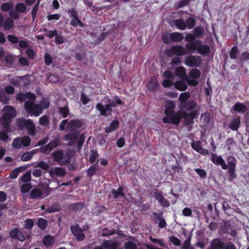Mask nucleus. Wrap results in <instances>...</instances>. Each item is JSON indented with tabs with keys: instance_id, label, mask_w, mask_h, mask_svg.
I'll list each match as a JSON object with an SVG mask.
<instances>
[{
	"instance_id": "11",
	"label": "nucleus",
	"mask_w": 249,
	"mask_h": 249,
	"mask_svg": "<svg viewBox=\"0 0 249 249\" xmlns=\"http://www.w3.org/2000/svg\"><path fill=\"white\" fill-rule=\"evenodd\" d=\"M201 58L199 56L190 55L186 57L184 60L185 64L188 66L198 67L201 63Z\"/></svg>"
},
{
	"instance_id": "7",
	"label": "nucleus",
	"mask_w": 249,
	"mask_h": 249,
	"mask_svg": "<svg viewBox=\"0 0 249 249\" xmlns=\"http://www.w3.org/2000/svg\"><path fill=\"white\" fill-rule=\"evenodd\" d=\"M53 156L54 161L61 165L68 164L71 161V158L69 155L63 153L62 151H57L53 153Z\"/></svg>"
},
{
	"instance_id": "22",
	"label": "nucleus",
	"mask_w": 249,
	"mask_h": 249,
	"mask_svg": "<svg viewBox=\"0 0 249 249\" xmlns=\"http://www.w3.org/2000/svg\"><path fill=\"white\" fill-rule=\"evenodd\" d=\"M192 148L197 151V152L199 153L200 154L203 155H208L209 152L208 150L203 149L201 146V144L198 142H194L192 143Z\"/></svg>"
},
{
	"instance_id": "44",
	"label": "nucleus",
	"mask_w": 249,
	"mask_h": 249,
	"mask_svg": "<svg viewBox=\"0 0 249 249\" xmlns=\"http://www.w3.org/2000/svg\"><path fill=\"white\" fill-rule=\"evenodd\" d=\"M31 172L28 171L26 172L21 178V183H27L30 182L31 180Z\"/></svg>"
},
{
	"instance_id": "25",
	"label": "nucleus",
	"mask_w": 249,
	"mask_h": 249,
	"mask_svg": "<svg viewBox=\"0 0 249 249\" xmlns=\"http://www.w3.org/2000/svg\"><path fill=\"white\" fill-rule=\"evenodd\" d=\"M240 124V118L235 117L231 121L229 127L232 130H237Z\"/></svg>"
},
{
	"instance_id": "41",
	"label": "nucleus",
	"mask_w": 249,
	"mask_h": 249,
	"mask_svg": "<svg viewBox=\"0 0 249 249\" xmlns=\"http://www.w3.org/2000/svg\"><path fill=\"white\" fill-rule=\"evenodd\" d=\"M14 22L11 18H8L6 19L3 22L4 29L6 30H10L13 26Z\"/></svg>"
},
{
	"instance_id": "28",
	"label": "nucleus",
	"mask_w": 249,
	"mask_h": 249,
	"mask_svg": "<svg viewBox=\"0 0 249 249\" xmlns=\"http://www.w3.org/2000/svg\"><path fill=\"white\" fill-rule=\"evenodd\" d=\"M104 248L107 249H116L118 247V244L114 241H105L103 243Z\"/></svg>"
},
{
	"instance_id": "21",
	"label": "nucleus",
	"mask_w": 249,
	"mask_h": 249,
	"mask_svg": "<svg viewBox=\"0 0 249 249\" xmlns=\"http://www.w3.org/2000/svg\"><path fill=\"white\" fill-rule=\"evenodd\" d=\"M82 126V123L80 121L76 120L70 122L67 126L68 131H74Z\"/></svg>"
},
{
	"instance_id": "29",
	"label": "nucleus",
	"mask_w": 249,
	"mask_h": 249,
	"mask_svg": "<svg viewBox=\"0 0 249 249\" xmlns=\"http://www.w3.org/2000/svg\"><path fill=\"white\" fill-rule=\"evenodd\" d=\"M159 87V85L156 78H153L147 84V87L150 90H155Z\"/></svg>"
},
{
	"instance_id": "16",
	"label": "nucleus",
	"mask_w": 249,
	"mask_h": 249,
	"mask_svg": "<svg viewBox=\"0 0 249 249\" xmlns=\"http://www.w3.org/2000/svg\"><path fill=\"white\" fill-rule=\"evenodd\" d=\"M211 160L214 164L220 165L223 169L226 170L228 168V166L225 160L221 156L212 154Z\"/></svg>"
},
{
	"instance_id": "40",
	"label": "nucleus",
	"mask_w": 249,
	"mask_h": 249,
	"mask_svg": "<svg viewBox=\"0 0 249 249\" xmlns=\"http://www.w3.org/2000/svg\"><path fill=\"white\" fill-rule=\"evenodd\" d=\"M174 86L178 89L183 91L186 89L187 88V85L183 81H178L175 83Z\"/></svg>"
},
{
	"instance_id": "39",
	"label": "nucleus",
	"mask_w": 249,
	"mask_h": 249,
	"mask_svg": "<svg viewBox=\"0 0 249 249\" xmlns=\"http://www.w3.org/2000/svg\"><path fill=\"white\" fill-rule=\"evenodd\" d=\"M119 124V122L118 121L115 120L113 121L110 125V126L107 127L106 128V132L107 133H109L114 130H115L117 127L118 126Z\"/></svg>"
},
{
	"instance_id": "3",
	"label": "nucleus",
	"mask_w": 249,
	"mask_h": 249,
	"mask_svg": "<svg viewBox=\"0 0 249 249\" xmlns=\"http://www.w3.org/2000/svg\"><path fill=\"white\" fill-rule=\"evenodd\" d=\"M104 106L101 103H98L96 106L97 110L100 111L101 115L105 116H108L111 114L112 112V107H116V105H121L122 103L121 99L115 97L113 99H107V102H105Z\"/></svg>"
},
{
	"instance_id": "43",
	"label": "nucleus",
	"mask_w": 249,
	"mask_h": 249,
	"mask_svg": "<svg viewBox=\"0 0 249 249\" xmlns=\"http://www.w3.org/2000/svg\"><path fill=\"white\" fill-rule=\"evenodd\" d=\"M235 160L231 157H229L228 159V169L230 171H232L233 168H235Z\"/></svg>"
},
{
	"instance_id": "58",
	"label": "nucleus",
	"mask_w": 249,
	"mask_h": 249,
	"mask_svg": "<svg viewBox=\"0 0 249 249\" xmlns=\"http://www.w3.org/2000/svg\"><path fill=\"white\" fill-rule=\"evenodd\" d=\"M8 98L6 96L5 93L2 91H0V101L5 104L8 103Z\"/></svg>"
},
{
	"instance_id": "23",
	"label": "nucleus",
	"mask_w": 249,
	"mask_h": 249,
	"mask_svg": "<svg viewBox=\"0 0 249 249\" xmlns=\"http://www.w3.org/2000/svg\"><path fill=\"white\" fill-rule=\"evenodd\" d=\"M197 52L201 55H206L209 53L210 48L209 46L205 45L199 44Z\"/></svg>"
},
{
	"instance_id": "31",
	"label": "nucleus",
	"mask_w": 249,
	"mask_h": 249,
	"mask_svg": "<svg viewBox=\"0 0 249 249\" xmlns=\"http://www.w3.org/2000/svg\"><path fill=\"white\" fill-rule=\"evenodd\" d=\"M175 73L177 76L180 77L181 78L183 79H186V70L182 67H179L176 69Z\"/></svg>"
},
{
	"instance_id": "50",
	"label": "nucleus",
	"mask_w": 249,
	"mask_h": 249,
	"mask_svg": "<svg viewBox=\"0 0 249 249\" xmlns=\"http://www.w3.org/2000/svg\"><path fill=\"white\" fill-rule=\"evenodd\" d=\"M37 224L41 229H45L47 225V221L43 218H39L37 221Z\"/></svg>"
},
{
	"instance_id": "14",
	"label": "nucleus",
	"mask_w": 249,
	"mask_h": 249,
	"mask_svg": "<svg viewBox=\"0 0 249 249\" xmlns=\"http://www.w3.org/2000/svg\"><path fill=\"white\" fill-rule=\"evenodd\" d=\"M165 79L163 80L162 85L164 87H169L172 85L174 75L170 71H166L163 73Z\"/></svg>"
},
{
	"instance_id": "51",
	"label": "nucleus",
	"mask_w": 249,
	"mask_h": 249,
	"mask_svg": "<svg viewBox=\"0 0 249 249\" xmlns=\"http://www.w3.org/2000/svg\"><path fill=\"white\" fill-rule=\"evenodd\" d=\"M26 7L24 4L19 3L16 6V10L18 12H24L25 11Z\"/></svg>"
},
{
	"instance_id": "37",
	"label": "nucleus",
	"mask_w": 249,
	"mask_h": 249,
	"mask_svg": "<svg viewBox=\"0 0 249 249\" xmlns=\"http://www.w3.org/2000/svg\"><path fill=\"white\" fill-rule=\"evenodd\" d=\"M54 243V238L53 237L47 235L44 237L43 243L46 246H50Z\"/></svg>"
},
{
	"instance_id": "48",
	"label": "nucleus",
	"mask_w": 249,
	"mask_h": 249,
	"mask_svg": "<svg viewBox=\"0 0 249 249\" xmlns=\"http://www.w3.org/2000/svg\"><path fill=\"white\" fill-rule=\"evenodd\" d=\"M49 167L48 163L42 160L38 162L36 165V167L40 168L45 171L48 170L49 169Z\"/></svg>"
},
{
	"instance_id": "18",
	"label": "nucleus",
	"mask_w": 249,
	"mask_h": 249,
	"mask_svg": "<svg viewBox=\"0 0 249 249\" xmlns=\"http://www.w3.org/2000/svg\"><path fill=\"white\" fill-rule=\"evenodd\" d=\"M154 197L162 206L167 207L169 206L168 201L162 196L161 192H156L154 193Z\"/></svg>"
},
{
	"instance_id": "2",
	"label": "nucleus",
	"mask_w": 249,
	"mask_h": 249,
	"mask_svg": "<svg viewBox=\"0 0 249 249\" xmlns=\"http://www.w3.org/2000/svg\"><path fill=\"white\" fill-rule=\"evenodd\" d=\"M175 107L176 105L173 101H167L165 102L164 110L165 116L162 118L164 123L178 124L180 122L181 117L188 116L187 112L184 111L179 110L174 113Z\"/></svg>"
},
{
	"instance_id": "19",
	"label": "nucleus",
	"mask_w": 249,
	"mask_h": 249,
	"mask_svg": "<svg viewBox=\"0 0 249 249\" xmlns=\"http://www.w3.org/2000/svg\"><path fill=\"white\" fill-rule=\"evenodd\" d=\"M201 44V41L197 40L193 42H191L185 45L188 52L190 53H193L196 50L197 51L199 44Z\"/></svg>"
},
{
	"instance_id": "56",
	"label": "nucleus",
	"mask_w": 249,
	"mask_h": 249,
	"mask_svg": "<svg viewBox=\"0 0 249 249\" xmlns=\"http://www.w3.org/2000/svg\"><path fill=\"white\" fill-rule=\"evenodd\" d=\"M71 24L73 26H76L77 25H79L81 27L83 26V23L80 20L78 19V18H72L71 20Z\"/></svg>"
},
{
	"instance_id": "33",
	"label": "nucleus",
	"mask_w": 249,
	"mask_h": 249,
	"mask_svg": "<svg viewBox=\"0 0 249 249\" xmlns=\"http://www.w3.org/2000/svg\"><path fill=\"white\" fill-rule=\"evenodd\" d=\"M187 113L188 114L187 117H181V118L185 119L186 124H190L192 122V119L193 118L196 117L198 115V114L197 111H195L190 114H188V113Z\"/></svg>"
},
{
	"instance_id": "62",
	"label": "nucleus",
	"mask_w": 249,
	"mask_h": 249,
	"mask_svg": "<svg viewBox=\"0 0 249 249\" xmlns=\"http://www.w3.org/2000/svg\"><path fill=\"white\" fill-rule=\"evenodd\" d=\"M182 249H194V248L190 246V240L189 239L186 240L182 246Z\"/></svg>"
},
{
	"instance_id": "53",
	"label": "nucleus",
	"mask_w": 249,
	"mask_h": 249,
	"mask_svg": "<svg viewBox=\"0 0 249 249\" xmlns=\"http://www.w3.org/2000/svg\"><path fill=\"white\" fill-rule=\"evenodd\" d=\"M204 31L201 27H196L194 30V34L196 37H200L203 34Z\"/></svg>"
},
{
	"instance_id": "54",
	"label": "nucleus",
	"mask_w": 249,
	"mask_h": 249,
	"mask_svg": "<svg viewBox=\"0 0 249 249\" xmlns=\"http://www.w3.org/2000/svg\"><path fill=\"white\" fill-rule=\"evenodd\" d=\"M32 188L30 183H24L21 185V192L23 193L28 192Z\"/></svg>"
},
{
	"instance_id": "27",
	"label": "nucleus",
	"mask_w": 249,
	"mask_h": 249,
	"mask_svg": "<svg viewBox=\"0 0 249 249\" xmlns=\"http://www.w3.org/2000/svg\"><path fill=\"white\" fill-rule=\"evenodd\" d=\"M170 40L175 42H180L183 39V35L180 33H173L169 35Z\"/></svg>"
},
{
	"instance_id": "60",
	"label": "nucleus",
	"mask_w": 249,
	"mask_h": 249,
	"mask_svg": "<svg viewBox=\"0 0 249 249\" xmlns=\"http://www.w3.org/2000/svg\"><path fill=\"white\" fill-rule=\"evenodd\" d=\"M238 53L237 48L236 47H232L230 53V57L232 59H234L236 57Z\"/></svg>"
},
{
	"instance_id": "5",
	"label": "nucleus",
	"mask_w": 249,
	"mask_h": 249,
	"mask_svg": "<svg viewBox=\"0 0 249 249\" xmlns=\"http://www.w3.org/2000/svg\"><path fill=\"white\" fill-rule=\"evenodd\" d=\"M18 125L19 127L22 128L26 127L28 131L29 135L34 136L36 134L35 125L33 122L30 120H26L25 119H20L18 120Z\"/></svg>"
},
{
	"instance_id": "42",
	"label": "nucleus",
	"mask_w": 249,
	"mask_h": 249,
	"mask_svg": "<svg viewBox=\"0 0 249 249\" xmlns=\"http://www.w3.org/2000/svg\"><path fill=\"white\" fill-rule=\"evenodd\" d=\"M23 169L22 168H18L13 170L10 173L9 177L11 178L15 179L17 178L19 173L22 172Z\"/></svg>"
},
{
	"instance_id": "57",
	"label": "nucleus",
	"mask_w": 249,
	"mask_h": 249,
	"mask_svg": "<svg viewBox=\"0 0 249 249\" xmlns=\"http://www.w3.org/2000/svg\"><path fill=\"white\" fill-rule=\"evenodd\" d=\"M98 157V153L96 151H92L90 154L89 161L91 163H94Z\"/></svg>"
},
{
	"instance_id": "1",
	"label": "nucleus",
	"mask_w": 249,
	"mask_h": 249,
	"mask_svg": "<svg viewBox=\"0 0 249 249\" xmlns=\"http://www.w3.org/2000/svg\"><path fill=\"white\" fill-rule=\"evenodd\" d=\"M17 99L21 102L26 101L25 108L27 112L36 116L41 113L42 109H45L49 106V101L45 99H43L39 104H34V101L36 99V96L30 92L18 93L17 96Z\"/></svg>"
},
{
	"instance_id": "64",
	"label": "nucleus",
	"mask_w": 249,
	"mask_h": 249,
	"mask_svg": "<svg viewBox=\"0 0 249 249\" xmlns=\"http://www.w3.org/2000/svg\"><path fill=\"white\" fill-rule=\"evenodd\" d=\"M7 39L8 41L14 44L17 43L18 42V37L12 35H8L7 36Z\"/></svg>"
},
{
	"instance_id": "52",
	"label": "nucleus",
	"mask_w": 249,
	"mask_h": 249,
	"mask_svg": "<svg viewBox=\"0 0 249 249\" xmlns=\"http://www.w3.org/2000/svg\"><path fill=\"white\" fill-rule=\"evenodd\" d=\"M59 112L63 118L66 117L69 114L70 112L67 107H65L59 108Z\"/></svg>"
},
{
	"instance_id": "61",
	"label": "nucleus",
	"mask_w": 249,
	"mask_h": 249,
	"mask_svg": "<svg viewBox=\"0 0 249 249\" xmlns=\"http://www.w3.org/2000/svg\"><path fill=\"white\" fill-rule=\"evenodd\" d=\"M125 249H136V244L131 241L127 242L125 244Z\"/></svg>"
},
{
	"instance_id": "15",
	"label": "nucleus",
	"mask_w": 249,
	"mask_h": 249,
	"mask_svg": "<svg viewBox=\"0 0 249 249\" xmlns=\"http://www.w3.org/2000/svg\"><path fill=\"white\" fill-rule=\"evenodd\" d=\"M59 145V142L57 140H54L50 142L47 145L42 146L40 151L43 153H49L52 149Z\"/></svg>"
},
{
	"instance_id": "35",
	"label": "nucleus",
	"mask_w": 249,
	"mask_h": 249,
	"mask_svg": "<svg viewBox=\"0 0 249 249\" xmlns=\"http://www.w3.org/2000/svg\"><path fill=\"white\" fill-rule=\"evenodd\" d=\"M111 193L113 197L115 198H118L120 196L124 197L125 196L124 194L123 193V188L122 187H119L117 191H115V190H112Z\"/></svg>"
},
{
	"instance_id": "46",
	"label": "nucleus",
	"mask_w": 249,
	"mask_h": 249,
	"mask_svg": "<svg viewBox=\"0 0 249 249\" xmlns=\"http://www.w3.org/2000/svg\"><path fill=\"white\" fill-rule=\"evenodd\" d=\"M97 163V162H96V163L95 165L91 166L88 170L87 174L89 176L91 177L95 174L96 171L97 170V168H98Z\"/></svg>"
},
{
	"instance_id": "4",
	"label": "nucleus",
	"mask_w": 249,
	"mask_h": 249,
	"mask_svg": "<svg viewBox=\"0 0 249 249\" xmlns=\"http://www.w3.org/2000/svg\"><path fill=\"white\" fill-rule=\"evenodd\" d=\"M3 111L4 114L0 119V122L1 124L7 129L11 119L16 115V111L12 107L6 106L3 107Z\"/></svg>"
},
{
	"instance_id": "6",
	"label": "nucleus",
	"mask_w": 249,
	"mask_h": 249,
	"mask_svg": "<svg viewBox=\"0 0 249 249\" xmlns=\"http://www.w3.org/2000/svg\"><path fill=\"white\" fill-rule=\"evenodd\" d=\"M211 249H236L232 243H225L219 239H215L211 243Z\"/></svg>"
},
{
	"instance_id": "34",
	"label": "nucleus",
	"mask_w": 249,
	"mask_h": 249,
	"mask_svg": "<svg viewBox=\"0 0 249 249\" xmlns=\"http://www.w3.org/2000/svg\"><path fill=\"white\" fill-rule=\"evenodd\" d=\"M196 103L194 101H189L186 103V107H180L181 109L180 110L184 111L183 109H185L188 110L193 109L196 108Z\"/></svg>"
},
{
	"instance_id": "26",
	"label": "nucleus",
	"mask_w": 249,
	"mask_h": 249,
	"mask_svg": "<svg viewBox=\"0 0 249 249\" xmlns=\"http://www.w3.org/2000/svg\"><path fill=\"white\" fill-rule=\"evenodd\" d=\"M175 26L180 30H184L187 25L186 22L182 18H179L174 21Z\"/></svg>"
},
{
	"instance_id": "17",
	"label": "nucleus",
	"mask_w": 249,
	"mask_h": 249,
	"mask_svg": "<svg viewBox=\"0 0 249 249\" xmlns=\"http://www.w3.org/2000/svg\"><path fill=\"white\" fill-rule=\"evenodd\" d=\"M71 230L72 233L77 237L78 241H82L85 237L82 229L78 225L71 226Z\"/></svg>"
},
{
	"instance_id": "55",
	"label": "nucleus",
	"mask_w": 249,
	"mask_h": 249,
	"mask_svg": "<svg viewBox=\"0 0 249 249\" xmlns=\"http://www.w3.org/2000/svg\"><path fill=\"white\" fill-rule=\"evenodd\" d=\"M195 171L200 178H206L207 173L205 170L199 168H196L195 169Z\"/></svg>"
},
{
	"instance_id": "47",
	"label": "nucleus",
	"mask_w": 249,
	"mask_h": 249,
	"mask_svg": "<svg viewBox=\"0 0 249 249\" xmlns=\"http://www.w3.org/2000/svg\"><path fill=\"white\" fill-rule=\"evenodd\" d=\"M186 23L187 27H188L189 29H191L195 26L196 20L193 18H189L186 20Z\"/></svg>"
},
{
	"instance_id": "30",
	"label": "nucleus",
	"mask_w": 249,
	"mask_h": 249,
	"mask_svg": "<svg viewBox=\"0 0 249 249\" xmlns=\"http://www.w3.org/2000/svg\"><path fill=\"white\" fill-rule=\"evenodd\" d=\"M234 110L239 113H243L247 110L246 107L242 103H237L232 107Z\"/></svg>"
},
{
	"instance_id": "24",
	"label": "nucleus",
	"mask_w": 249,
	"mask_h": 249,
	"mask_svg": "<svg viewBox=\"0 0 249 249\" xmlns=\"http://www.w3.org/2000/svg\"><path fill=\"white\" fill-rule=\"evenodd\" d=\"M190 94L188 92L181 93L179 97L180 102V107H186L187 100L190 98Z\"/></svg>"
},
{
	"instance_id": "63",
	"label": "nucleus",
	"mask_w": 249,
	"mask_h": 249,
	"mask_svg": "<svg viewBox=\"0 0 249 249\" xmlns=\"http://www.w3.org/2000/svg\"><path fill=\"white\" fill-rule=\"evenodd\" d=\"M49 122V120L46 116L41 117L39 120V124L41 125H46Z\"/></svg>"
},
{
	"instance_id": "20",
	"label": "nucleus",
	"mask_w": 249,
	"mask_h": 249,
	"mask_svg": "<svg viewBox=\"0 0 249 249\" xmlns=\"http://www.w3.org/2000/svg\"><path fill=\"white\" fill-rule=\"evenodd\" d=\"M10 235L13 238L17 239L21 242L25 240L24 235L22 232L18 229L12 230L10 232Z\"/></svg>"
},
{
	"instance_id": "49",
	"label": "nucleus",
	"mask_w": 249,
	"mask_h": 249,
	"mask_svg": "<svg viewBox=\"0 0 249 249\" xmlns=\"http://www.w3.org/2000/svg\"><path fill=\"white\" fill-rule=\"evenodd\" d=\"M13 7V4L11 2L5 3L1 5V9L4 11H10Z\"/></svg>"
},
{
	"instance_id": "36",
	"label": "nucleus",
	"mask_w": 249,
	"mask_h": 249,
	"mask_svg": "<svg viewBox=\"0 0 249 249\" xmlns=\"http://www.w3.org/2000/svg\"><path fill=\"white\" fill-rule=\"evenodd\" d=\"M154 217L159 220V227L160 228H164L166 225V222L162 217H161V214L154 213Z\"/></svg>"
},
{
	"instance_id": "45",
	"label": "nucleus",
	"mask_w": 249,
	"mask_h": 249,
	"mask_svg": "<svg viewBox=\"0 0 249 249\" xmlns=\"http://www.w3.org/2000/svg\"><path fill=\"white\" fill-rule=\"evenodd\" d=\"M26 80L25 77H18L13 79V84L15 85H20L21 84H25L24 81Z\"/></svg>"
},
{
	"instance_id": "10",
	"label": "nucleus",
	"mask_w": 249,
	"mask_h": 249,
	"mask_svg": "<svg viewBox=\"0 0 249 249\" xmlns=\"http://www.w3.org/2000/svg\"><path fill=\"white\" fill-rule=\"evenodd\" d=\"M186 53V50L181 46H174L166 51V54L168 56H171L174 54L180 56Z\"/></svg>"
},
{
	"instance_id": "38",
	"label": "nucleus",
	"mask_w": 249,
	"mask_h": 249,
	"mask_svg": "<svg viewBox=\"0 0 249 249\" xmlns=\"http://www.w3.org/2000/svg\"><path fill=\"white\" fill-rule=\"evenodd\" d=\"M36 153L35 150H32L30 152L23 154L21 157L23 161H28L31 160L33 156Z\"/></svg>"
},
{
	"instance_id": "13",
	"label": "nucleus",
	"mask_w": 249,
	"mask_h": 249,
	"mask_svg": "<svg viewBox=\"0 0 249 249\" xmlns=\"http://www.w3.org/2000/svg\"><path fill=\"white\" fill-rule=\"evenodd\" d=\"M48 173L52 178L54 177L62 178L65 176L66 171L61 167H56L51 168Z\"/></svg>"
},
{
	"instance_id": "59",
	"label": "nucleus",
	"mask_w": 249,
	"mask_h": 249,
	"mask_svg": "<svg viewBox=\"0 0 249 249\" xmlns=\"http://www.w3.org/2000/svg\"><path fill=\"white\" fill-rule=\"evenodd\" d=\"M169 241L172 242L175 246H179L180 245V241L175 236H171L169 237Z\"/></svg>"
},
{
	"instance_id": "32",
	"label": "nucleus",
	"mask_w": 249,
	"mask_h": 249,
	"mask_svg": "<svg viewBox=\"0 0 249 249\" xmlns=\"http://www.w3.org/2000/svg\"><path fill=\"white\" fill-rule=\"evenodd\" d=\"M43 193L41 190L35 188L30 192V197L31 198H40Z\"/></svg>"
},
{
	"instance_id": "9",
	"label": "nucleus",
	"mask_w": 249,
	"mask_h": 249,
	"mask_svg": "<svg viewBox=\"0 0 249 249\" xmlns=\"http://www.w3.org/2000/svg\"><path fill=\"white\" fill-rule=\"evenodd\" d=\"M200 75V71L197 69H194L191 70L189 73V75L187 78V81L188 84L192 86H196L198 82L196 80Z\"/></svg>"
},
{
	"instance_id": "12",
	"label": "nucleus",
	"mask_w": 249,
	"mask_h": 249,
	"mask_svg": "<svg viewBox=\"0 0 249 249\" xmlns=\"http://www.w3.org/2000/svg\"><path fill=\"white\" fill-rule=\"evenodd\" d=\"M65 138L67 140H70L71 142H78L79 145H81L84 142L83 135L79 134L77 132L68 134L65 135Z\"/></svg>"
},
{
	"instance_id": "8",
	"label": "nucleus",
	"mask_w": 249,
	"mask_h": 249,
	"mask_svg": "<svg viewBox=\"0 0 249 249\" xmlns=\"http://www.w3.org/2000/svg\"><path fill=\"white\" fill-rule=\"evenodd\" d=\"M31 142L29 137H17L13 140L12 145L14 148L19 149L22 146H27Z\"/></svg>"
}]
</instances>
